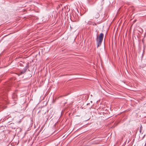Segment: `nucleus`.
Masks as SVG:
<instances>
[{
  "instance_id": "12",
  "label": "nucleus",
  "mask_w": 146,
  "mask_h": 146,
  "mask_svg": "<svg viewBox=\"0 0 146 146\" xmlns=\"http://www.w3.org/2000/svg\"><path fill=\"white\" fill-rule=\"evenodd\" d=\"M3 99V98H1V99Z\"/></svg>"
},
{
  "instance_id": "3",
  "label": "nucleus",
  "mask_w": 146,
  "mask_h": 146,
  "mask_svg": "<svg viewBox=\"0 0 146 146\" xmlns=\"http://www.w3.org/2000/svg\"><path fill=\"white\" fill-rule=\"evenodd\" d=\"M13 99L14 101H16L17 100V92L16 91L14 92L12 95Z\"/></svg>"
},
{
  "instance_id": "5",
  "label": "nucleus",
  "mask_w": 146,
  "mask_h": 146,
  "mask_svg": "<svg viewBox=\"0 0 146 146\" xmlns=\"http://www.w3.org/2000/svg\"><path fill=\"white\" fill-rule=\"evenodd\" d=\"M27 69V67H25L23 70L19 74H22L25 73Z\"/></svg>"
},
{
  "instance_id": "1",
  "label": "nucleus",
  "mask_w": 146,
  "mask_h": 146,
  "mask_svg": "<svg viewBox=\"0 0 146 146\" xmlns=\"http://www.w3.org/2000/svg\"><path fill=\"white\" fill-rule=\"evenodd\" d=\"M103 37H97L96 40L97 41V44L98 47L101 45L103 40Z\"/></svg>"
},
{
  "instance_id": "8",
  "label": "nucleus",
  "mask_w": 146,
  "mask_h": 146,
  "mask_svg": "<svg viewBox=\"0 0 146 146\" xmlns=\"http://www.w3.org/2000/svg\"><path fill=\"white\" fill-rule=\"evenodd\" d=\"M142 126H141L140 128V131L141 132V130H142Z\"/></svg>"
},
{
  "instance_id": "4",
  "label": "nucleus",
  "mask_w": 146,
  "mask_h": 146,
  "mask_svg": "<svg viewBox=\"0 0 146 146\" xmlns=\"http://www.w3.org/2000/svg\"><path fill=\"white\" fill-rule=\"evenodd\" d=\"M107 32H103V33H101L100 35H97V36H106Z\"/></svg>"
},
{
  "instance_id": "7",
  "label": "nucleus",
  "mask_w": 146,
  "mask_h": 146,
  "mask_svg": "<svg viewBox=\"0 0 146 146\" xmlns=\"http://www.w3.org/2000/svg\"><path fill=\"white\" fill-rule=\"evenodd\" d=\"M22 121V120L21 119H20L19 121L18 122V123H20Z\"/></svg>"
},
{
  "instance_id": "10",
  "label": "nucleus",
  "mask_w": 146,
  "mask_h": 146,
  "mask_svg": "<svg viewBox=\"0 0 146 146\" xmlns=\"http://www.w3.org/2000/svg\"><path fill=\"white\" fill-rule=\"evenodd\" d=\"M7 36V35H5V36Z\"/></svg>"
},
{
  "instance_id": "11",
  "label": "nucleus",
  "mask_w": 146,
  "mask_h": 146,
  "mask_svg": "<svg viewBox=\"0 0 146 146\" xmlns=\"http://www.w3.org/2000/svg\"><path fill=\"white\" fill-rule=\"evenodd\" d=\"M5 102H6V103L7 102H6V100H5Z\"/></svg>"
},
{
  "instance_id": "6",
  "label": "nucleus",
  "mask_w": 146,
  "mask_h": 146,
  "mask_svg": "<svg viewBox=\"0 0 146 146\" xmlns=\"http://www.w3.org/2000/svg\"><path fill=\"white\" fill-rule=\"evenodd\" d=\"M88 24L89 25H92L93 26L96 25L97 24L95 23L94 22H90V23H88Z\"/></svg>"
},
{
  "instance_id": "9",
  "label": "nucleus",
  "mask_w": 146,
  "mask_h": 146,
  "mask_svg": "<svg viewBox=\"0 0 146 146\" xmlns=\"http://www.w3.org/2000/svg\"><path fill=\"white\" fill-rule=\"evenodd\" d=\"M0 102L1 103H3V102H2V101Z\"/></svg>"
},
{
  "instance_id": "2",
  "label": "nucleus",
  "mask_w": 146,
  "mask_h": 146,
  "mask_svg": "<svg viewBox=\"0 0 146 146\" xmlns=\"http://www.w3.org/2000/svg\"><path fill=\"white\" fill-rule=\"evenodd\" d=\"M93 17L97 19L100 17L99 13L96 11L94 12L93 14Z\"/></svg>"
}]
</instances>
